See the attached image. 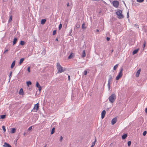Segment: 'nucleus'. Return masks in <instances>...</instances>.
<instances>
[{
  "mask_svg": "<svg viewBox=\"0 0 147 147\" xmlns=\"http://www.w3.org/2000/svg\"><path fill=\"white\" fill-rule=\"evenodd\" d=\"M56 66L58 70L57 73H61L65 71V69H63V67L60 65L59 63H57Z\"/></svg>",
  "mask_w": 147,
  "mask_h": 147,
  "instance_id": "1",
  "label": "nucleus"
},
{
  "mask_svg": "<svg viewBox=\"0 0 147 147\" xmlns=\"http://www.w3.org/2000/svg\"><path fill=\"white\" fill-rule=\"evenodd\" d=\"M116 98V96L114 94H112L109 98V101L112 103H113Z\"/></svg>",
  "mask_w": 147,
  "mask_h": 147,
  "instance_id": "2",
  "label": "nucleus"
},
{
  "mask_svg": "<svg viewBox=\"0 0 147 147\" xmlns=\"http://www.w3.org/2000/svg\"><path fill=\"white\" fill-rule=\"evenodd\" d=\"M122 11L121 10H118L116 12V14L118 16V18L121 19L124 17V16L122 14Z\"/></svg>",
  "mask_w": 147,
  "mask_h": 147,
  "instance_id": "3",
  "label": "nucleus"
},
{
  "mask_svg": "<svg viewBox=\"0 0 147 147\" xmlns=\"http://www.w3.org/2000/svg\"><path fill=\"white\" fill-rule=\"evenodd\" d=\"M123 69L121 68V70L120 71L118 75L116 76V79L117 80H118L120 78H121L123 76Z\"/></svg>",
  "mask_w": 147,
  "mask_h": 147,
  "instance_id": "4",
  "label": "nucleus"
},
{
  "mask_svg": "<svg viewBox=\"0 0 147 147\" xmlns=\"http://www.w3.org/2000/svg\"><path fill=\"white\" fill-rule=\"evenodd\" d=\"M39 107V103H38L34 105V107L32 110V111L37 112L38 110Z\"/></svg>",
  "mask_w": 147,
  "mask_h": 147,
  "instance_id": "5",
  "label": "nucleus"
},
{
  "mask_svg": "<svg viewBox=\"0 0 147 147\" xmlns=\"http://www.w3.org/2000/svg\"><path fill=\"white\" fill-rule=\"evenodd\" d=\"M113 5L114 7L117 8L119 5V3L117 1H114L113 2Z\"/></svg>",
  "mask_w": 147,
  "mask_h": 147,
  "instance_id": "6",
  "label": "nucleus"
},
{
  "mask_svg": "<svg viewBox=\"0 0 147 147\" xmlns=\"http://www.w3.org/2000/svg\"><path fill=\"white\" fill-rule=\"evenodd\" d=\"M106 114V111L105 110L103 111L101 113V118L103 119L105 117Z\"/></svg>",
  "mask_w": 147,
  "mask_h": 147,
  "instance_id": "7",
  "label": "nucleus"
},
{
  "mask_svg": "<svg viewBox=\"0 0 147 147\" xmlns=\"http://www.w3.org/2000/svg\"><path fill=\"white\" fill-rule=\"evenodd\" d=\"M117 121V118H113L111 121V123L112 125H114L115 124Z\"/></svg>",
  "mask_w": 147,
  "mask_h": 147,
  "instance_id": "8",
  "label": "nucleus"
},
{
  "mask_svg": "<svg viewBox=\"0 0 147 147\" xmlns=\"http://www.w3.org/2000/svg\"><path fill=\"white\" fill-rule=\"evenodd\" d=\"M141 70L140 69L136 72V76L137 77H138L139 76V74H140Z\"/></svg>",
  "mask_w": 147,
  "mask_h": 147,
  "instance_id": "9",
  "label": "nucleus"
},
{
  "mask_svg": "<svg viewBox=\"0 0 147 147\" xmlns=\"http://www.w3.org/2000/svg\"><path fill=\"white\" fill-rule=\"evenodd\" d=\"M3 146L4 147H11L10 144L6 142L4 143V144L3 145Z\"/></svg>",
  "mask_w": 147,
  "mask_h": 147,
  "instance_id": "10",
  "label": "nucleus"
},
{
  "mask_svg": "<svg viewBox=\"0 0 147 147\" xmlns=\"http://www.w3.org/2000/svg\"><path fill=\"white\" fill-rule=\"evenodd\" d=\"M112 76H110L109 79V80H108V86L109 89H110V82L111 80H112Z\"/></svg>",
  "mask_w": 147,
  "mask_h": 147,
  "instance_id": "11",
  "label": "nucleus"
},
{
  "mask_svg": "<svg viewBox=\"0 0 147 147\" xmlns=\"http://www.w3.org/2000/svg\"><path fill=\"white\" fill-rule=\"evenodd\" d=\"M19 94L21 95H23L24 94V92L22 88L20 89L19 92Z\"/></svg>",
  "mask_w": 147,
  "mask_h": 147,
  "instance_id": "12",
  "label": "nucleus"
},
{
  "mask_svg": "<svg viewBox=\"0 0 147 147\" xmlns=\"http://www.w3.org/2000/svg\"><path fill=\"white\" fill-rule=\"evenodd\" d=\"M16 131V129L15 128H12L11 131V133L13 134L15 133Z\"/></svg>",
  "mask_w": 147,
  "mask_h": 147,
  "instance_id": "13",
  "label": "nucleus"
},
{
  "mask_svg": "<svg viewBox=\"0 0 147 147\" xmlns=\"http://www.w3.org/2000/svg\"><path fill=\"white\" fill-rule=\"evenodd\" d=\"M86 57V53L85 50H84L82 51V57L83 58Z\"/></svg>",
  "mask_w": 147,
  "mask_h": 147,
  "instance_id": "14",
  "label": "nucleus"
},
{
  "mask_svg": "<svg viewBox=\"0 0 147 147\" xmlns=\"http://www.w3.org/2000/svg\"><path fill=\"white\" fill-rule=\"evenodd\" d=\"M127 137V134H124L122 136V138L124 140Z\"/></svg>",
  "mask_w": 147,
  "mask_h": 147,
  "instance_id": "15",
  "label": "nucleus"
},
{
  "mask_svg": "<svg viewBox=\"0 0 147 147\" xmlns=\"http://www.w3.org/2000/svg\"><path fill=\"white\" fill-rule=\"evenodd\" d=\"M74 55V54L73 53H71L70 55L68 57V59H70L72 58L73 57Z\"/></svg>",
  "mask_w": 147,
  "mask_h": 147,
  "instance_id": "16",
  "label": "nucleus"
},
{
  "mask_svg": "<svg viewBox=\"0 0 147 147\" xmlns=\"http://www.w3.org/2000/svg\"><path fill=\"white\" fill-rule=\"evenodd\" d=\"M15 61H13V62H12V63L11 64V68L12 69L13 68V67H14V66H15Z\"/></svg>",
  "mask_w": 147,
  "mask_h": 147,
  "instance_id": "17",
  "label": "nucleus"
},
{
  "mask_svg": "<svg viewBox=\"0 0 147 147\" xmlns=\"http://www.w3.org/2000/svg\"><path fill=\"white\" fill-rule=\"evenodd\" d=\"M12 16L11 15H10L9 16V19L8 21V23H10L12 20Z\"/></svg>",
  "mask_w": 147,
  "mask_h": 147,
  "instance_id": "18",
  "label": "nucleus"
},
{
  "mask_svg": "<svg viewBox=\"0 0 147 147\" xmlns=\"http://www.w3.org/2000/svg\"><path fill=\"white\" fill-rule=\"evenodd\" d=\"M46 20L45 19H42L41 21V24H44L45 23Z\"/></svg>",
  "mask_w": 147,
  "mask_h": 147,
  "instance_id": "19",
  "label": "nucleus"
},
{
  "mask_svg": "<svg viewBox=\"0 0 147 147\" xmlns=\"http://www.w3.org/2000/svg\"><path fill=\"white\" fill-rule=\"evenodd\" d=\"M138 49L135 50L133 52V54L134 55L137 53L138 51Z\"/></svg>",
  "mask_w": 147,
  "mask_h": 147,
  "instance_id": "20",
  "label": "nucleus"
},
{
  "mask_svg": "<svg viewBox=\"0 0 147 147\" xmlns=\"http://www.w3.org/2000/svg\"><path fill=\"white\" fill-rule=\"evenodd\" d=\"M24 59L23 58H21L20 60V61L19 62L20 64V65L24 61Z\"/></svg>",
  "mask_w": 147,
  "mask_h": 147,
  "instance_id": "21",
  "label": "nucleus"
},
{
  "mask_svg": "<svg viewBox=\"0 0 147 147\" xmlns=\"http://www.w3.org/2000/svg\"><path fill=\"white\" fill-rule=\"evenodd\" d=\"M36 86L38 88H40L41 87L38 82H36Z\"/></svg>",
  "mask_w": 147,
  "mask_h": 147,
  "instance_id": "22",
  "label": "nucleus"
},
{
  "mask_svg": "<svg viewBox=\"0 0 147 147\" xmlns=\"http://www.w3.org/2000/svg\"><path fill=\"white\" fill-rule=\"evenodd\" d=\"M17 39L16 38H14L13 40V45L15 44L16 43Z\"/></svg>",
  "mask_w": 147,
  "mask_h": 147,
  "instance_id": "23",
  "label": "nucleus"
},
{
  "mask_svg": "<svg viewBox=\"0 0 147 147\" xmlns=\"http://www.w3.org/2000/svg\"><path fill=\"white\" fill-rule=\"evenodd\" d=\"M55 129V128L54 127H53L51 131V134H53L54 133Z\"/></svg>",
  "mask_w": 147,
  "mask_h": 147,
  "instance_id": "24",
  "label": "nucleus"
},
{
  "mask_svg": "<svg viewBox=\"0 0 147 147\" xmlns=\"http://www.w3.org/2000/svg\"><path fill=\"white\" fill-rule=\"evenodd\" d=\"M118 64H117L115 65L113 67V69L115 70L118 67Z\"/></svg>",
  "mask_w": 147,
  "mask_h": 147,
  "instance_id": "25",
  "label": "nucleus"
},
{
  "mask_svg": "<svg viewBox=\"0 0 147 147\" xmlns=\"http://www.w3.org/2000/svg\"><path fill=\"white\" fill-rule=\"evenodd\" d=\"M6 115H1L0 116V118L4 119L5 118Z\"/></svg>",
  "mask_w": 147,
  "mask_h": 147,
  "instance_id": "26",
  "label": "nucleus"
},
{
  "mask_svg": "<svg viewBox=\"0 0 147 147\" xmlns=\"http://www.w3.org/2000/svg\"><path fill=\"white\" fill-rule=\"evenodd\" d=\"M25 42L23 41H21L20 42V44L22 45H24Z\"/></svg>",
  "mask_w": 147,
  "mask_h": 147,
  "instance_id": "27",
  "label": "nucleus"
},
{
  "mask_svg": "<svg viewBox=\"0 0 147 147\" xmlns=\"http://www.w3.org/2000/svg\"><path fill=\"white\" fill-rule=\"evenodd\" d=\"M96 141V138H95V140L94 141V142H93L92 143V145L94 146L95 145V144Z\"/></svg>",
  "mask_w": 147,
  "mask_h": 147,
  "instance_id": "28",
  "label": "nucleus"
},
{
  "mask_svg": "<svg viewBox=\"0 0 147 147\" xmlns=\"http://www.w3.org/2000/svg\"><path fill=\"white\" fill-rule=\"evenodd\" d=\"M32 84V83L30 81H28L27 82V84L28 86H29V85H31Z\"/></svg>",
  "mask_w": 147,
  "mask_h": 147,
  "instance_id": "29",
  "label": "nucleus"
},
{
  "mask_svg": "<svg viewBox=\"0 0 147 147\" xmlns=\"http://www.w3.org/2000/svg\"><path fill=\"white\" fill-rule=\"evenodd\" d=\"M2 128L3 129V131L4 132H5L6 131V129L5 127L4 126H3L2 127Z\"/></svg>",
  "mask_w": 147,
  "mask_h": 147,
  "instance_id": "30",
  "label": "nucleus"
},
{
  "mask_svg": "<svg viewBox=\"0 0 147 147\" xmlns=\"http://www.w3.org/2000/svg\"><path fill=\"white\" fill-rule=\"evenodd\" d=\"M82 28H84V29L86 28V27L85 26V24L84 23L82 24Z\"/></svg>",
  "mask_w": 147,
  "mask_h": 147,
  "instance_id": "31",
  "label": "nucleus"
},
{
  "mask_svg": "<svg viewBox=\"0 0 147 147\" xmlns=\"http://www.w3.org/2000/svg\"><path fill=\"white\" fill-rule=\"evenodd\" d=\"M62 25L61 24H60L59 26V29L60 30L62 28Z\"/></svg>",
  "mask_w": 147,
  "mask_h": 147,
  "instance_id": "32",
  "label": "nucleus"
},
{
  "mask_svg": "<svg viewBox=\"0 0 147 147\" xmlns=\"http://www.w3.org/2000/svg\"><path fill=\"white\" fill-rule=\"evenodd\" d=\"M131 142L130 141H128V142H127V144H128V146H130L131 145Z\"/></svg>",
  "mask_w": 147,
  "mask_h": 147,
  "instance_id": "33",
  "label": "nucleus"
},
{
  "mask_svg": "<svg viewBox=\"0 0 147 147\" xmlns=\"http://www.w3.org/2000/svg\"><path fill=\"white\" fill-rule=\"evenodd\" d=\"M144 0H137V1L138 2L142 3L143 2Z\"/></svg>",
  "mask_w": 147,
  "mask_h": 147,
  "instance_id": "34",
  "label": "nucleus"
},
{
  "mask_svg": "<svg viewBox=\"0 0 147 147\" xmlns=\"http://www.w3.org/2000/svg\"><path fill=\"white\" fill-rule=\"evenodd\" d=\"M56 33V30H54L53 32V35H55Z\"/></svg>",
  "mask_w": 147,
  "mask_h": 147,
  "instance_id": "35",
  "label": "nucleus"
},
{
  "mask_svg": "<svg viewBox=\"0 0 147 147\" xmlns=\"http://www.w3.org/2000/svg\"><path fill=\"white\" fill-rule=\"evenodd\" d=\"M12 74V71L10 72V75L9 76V80L11 78V77Z\"/></svg>",
  "mask_w": 147,
  "mask_h": 147,
  "instance_id": "36",
  "label": "nucleus"
},
{
  "mask_svg": "<svg viewBox=\"0 0 147 147\" xmlns=\"http://www.w3.org/2000/svg\"><path fill=\"white\" fill-rule=\"evenodd\" d=\"M30 67H28V68H27V70L28 71V72H30Z\"/></svg>",
  "mask_w": 147,
  "mask_h": 147,
  "instance_id": "37",
  "label": "nucleus"
},
{
  "mask_svg": "<svg viewBox=\"0 0 147 147\" xmlns=\"http://www.w3.org/2000/svg\"><path fill=\"white\" fill-rule=\"evenodd\" d=\"M84 75H86L87 74V71L86 70H85L84 71Z\"/></svg>",
  "mask_w": 147,
  "mask_h": 147,
  "instance_id": "38",
  "label": "nucleus"
},
{
  "mask_svg": "<svg viewBox=\"0 0 147 147\" xmlns=\"http://www.w3.org/2000/svg\"><path fill=\"white\" fill-rule=\"evenodd\" d=\"M146 134V131H144L143 133V135L145 136Z\"/></svg>",
  "mask_w": 147,
  "mask_h": 147,
  "instance_id": "39",
  "label": "nucleus"
},
{
  "mask_svg": "<svg viewBox=\"0 0 147 147\" xmlns=\"http://www.w3.org/2000/svg\"><path fill=\"white\" fill-rule=\"evenodd\" d=\"M32 126H31L30 127H29L28 129V131H30V130H31L32 129Z\"/></svg>",
  "mask_w": 147,
  "mask_h": 147,
  "instance_id": "40",
  "label": "nucleus"
},
{
  "mask_svg": "<svg viewBox=\"0 0 147 147\" xmlns=\"http://www.w3.org/2000/svg\"><path fill=\"white\" fill-rule=\"evenodd\" d=\"M8 51V49H6L5 50V51L3 53H5L6 52H7Z\"/></svg>",
  "mask_w": 147,
  "mask_h": 147,
  "instance_id": "41",
  "label": "nucleus"
},
{
  "mask_svg": "<svg viewBox=\"0 0 147 147\" xmlns=\"http://www.w3.org/2000/svg\"><path fill=\"white\" fill-rule=\"evenodd\" d=\"M63 138L62 136H61L60 137V140L61 141H62V140H63Z\"/></svg>",
  "mask_w": 147,
  "mask_h": 147,
  "instance_id": "42",
  "label": "nucleus"
},
{
  "mask_svg": "<svg viewBox=\"0 0 147 147\" xmlns=\"http://www.w3.org/2000/svg\"><path fill=\"white\" fill-rule=\"evenodd\" d=\"M129 17V12L128 11L127 12V18H128Z\"/></svg>",
  "mask_w": 147,
  "mask_h": 147,
  "instance_id": "43",
  "label": "nucleus"
},
{
  "mask_svg": "<svg viewBox=\"0 0 147 147\" xmlns=\"http://www.w3.org/2000/svg\"><path fill=\"white\" fill-rule=\"evenodd\" d=\"M70 76L69 75L68 76V80H69L70 81Z\"/></svg>",
  "mask_w": 147,
  "mask_h": 147,
  "instance_id": "44",
  "label": "nucleus"
},
{
  "mask_svg": "<svg viewBox=\"0 0 147 147\" xmlns=\"http://www.w3.org/2000/svg\"><path fill=\"white\" fill-rule=\"evenodd\" d=\"M110 38L109 37H107V41H109L110 40Z\"/></svg>",
  "mask_w": 147,
  "mask_h": 147,
  "instance_id": "45",
  "label": "nucleus"
},
{
  "mask_svg": "<svg viewBox=\"0 0 147 147\" xmlns=\"http://www.w3.org/2000/svg\"><path fill=\"white\" fill-rule=\"evenodd\" d=\"M145 44H146L145 42V41L144 42V44H143V46H144V47L145 46Z\"/></svg>",
  "mask_w": 147,
  "mask_h": 147,
  "instance_id": "46",
  "label": "nucleus"
},
{
  "mask_svg": "<svg viewBox=\"0 0 147 147\" xmlns=\"http://www.w3.org/2000/svg\"><path fill=\"white\" fill-rule=\"evenodd\" d=\"M145 111L146 113H147V107L146 109L145 110Z\"/></svg>",
  "mask_w": 147,
  "mask_h": 147,
  "instance_id": "47",
  "label": "nucleus"
},
{
  "mask_svg": "<svg viewBox=\"0 0 147 147\" xmlns=\"http://www.w3.org/2000/svg\"><path fill=\"white\" fill-rule=\"evenodd\" d=\"M39 90L40 91L41 90V87H40V88H39Z\"/></svg>",
  "mask_w": 147,
  "mask_h": 147,
  "instance_id": "48",
  "label": "nucleus"
},
{
  "mask_svg": "<svg viewBox=\"0 0 147 147\" xmlns=\"http://www.w3.org/2000/svg\"><path fill=\"white\" fill-rule=\"evenodd\" d=\"M80 27V25H77L76 26V27L77 28H79Z\"/></svg>",
  "mask_w": 147,
  "mask_h": 147,
  "instance_id": "49",
  "label": "nucleus"
},
{
  "mask_svg": "<svg viewBox=\"0 0 147 147\" xmlns=\"http://www.w3.org/2000/svg\"><path fill=\"white\" fill-rule=\"evenodd\" d=\"M67 6H69V4L68 3H67Z\"/></svg>",
  "mask_w": 147,
  "mask_h": 147,
  "instance_id": "50",
  "label": "nucleus"
},
{
  "mask_svg": "<svg viewBox=\"0 0 147 147\" xmlns=\"http://www.w3.org/2000/svg\"><path fill=\"white\" fill-rule=\"evenodd\" d=\"M96 31L97 32H99V30L98 29H97L96 30Z\"/></svg>",
  "mask_w": 147,
  "mask_h": 147,
  "instance_id": "51",
  "label": "nucleus"
},
{
  "mask_svg": "<svg viewBox=\"0 0 147 147\" xmlns=\"http://www.w3.org/2000/svg\"><path fill=\"white\" fill-rule=\"evenodd\" d=\"M56 40L58 41V39L57 38L56 39Z\"/></svg>",
  "mask_w": 147,
  "mask_h": 147,
  "instance_id": "52",
  "label": "nucleus"
},
{
  "mask_svg": "<svg viewBox=\"0 0 147 147\" xmlns=\"http://www.w3.org/2000/svg\"><path fill=\"white\" fill-rule=\"evenodd\" d=\"M94 146L92 145V146H91V147H93Z\"/></svg>",
  "mask_w": 147,
  "mask_h": 147,
  "instance_id": "53",
  "label": "nucleus"
},
{
  "mask_svg": "<svg viewBox=\"0 0 147 147\" xmlns=\"http://www.w3.org/2000/svg\"><path fill=\"white\" fill-rule=\"evenodd\" d=\"M25 133H24V136H25Z\"/></svg>",
  "mask_w": 147,
  "mask_h": 147,
  "instance_id": "54",
  "label": "nucleus"
},
{
  "mask_svg": "<svg viewBox=\"0 0 147 147\" xmlns=\"http://www.w3.org/2000/svg\"><path fill=\"white\" fill-rule=\"evenodd\" d=\"M113 50H112V52H113Z\"/></svg>",
  "mask_w": 147,
  "mask_h": 147,
  "instance_id": "55",
  "label": "nucleus"
}]
</instances>
